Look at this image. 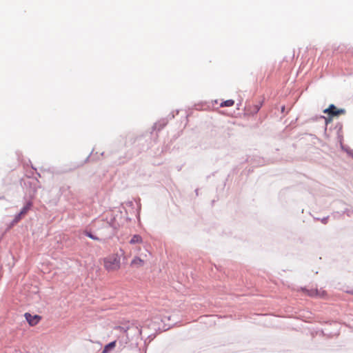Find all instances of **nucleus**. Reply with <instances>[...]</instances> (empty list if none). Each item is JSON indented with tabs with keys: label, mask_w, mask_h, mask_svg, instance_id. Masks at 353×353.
Listing matches in <instances>:
<instances>
[{
	"label": "nucleus",
	"mask_w": 353,
	"mask_h": 353,
	"mask_svg": "<svg viewBox=\"0 0 353 353\" xmlns=\"http://www.w3.org/2000/svg\"><path fill=\"white\" fill-rule=\"evenodd\" d=\"M103 265L108 271H115L120 268V257L118 254H113L103 259Z\"/></svg>",
	"instance_id": "f257e3e1"
},
{
	"label": "nucleus",
	"mask_w": 353,
	"mask_h": 353,
	"mask_svg": "<svg viewBox=\"0 0 353 353\" xmlns=\"http://www.w3.org/2000/svg\"><path fill=\"white\" fill-rule=\"evenodd\" d=\"M301 291L305 294L311 297H319L323 298L326 296V292L323 289H310L307 290L305 288H302Z\"/></svg>",
	"instance_id": "f03ea898"
},
{
	"label": "nucleus",
	"mask_w": 353,
	"mask_h": 353,
	"mask_svg": "<svg viewBox=\"0 0 353 353\" xmlns=\"http://www.w3.org/2000/svg\"><path fill=\"white\" fill-rule=\"evenodd\" d=\"M323 112L331 117H334L344 114L345 113V110L344 109H337L334 105L331 104L327 108L323 110Z\"/></svg>",
	"instance_id": "7ed1b4c3"
},
{
	"label": "nucleus",
	"mask_w": 353,
	"mask_h": 353,
	"mask_svg": "<svg viewBox=\"0 0 353 353\" xmlns=\"http://www.w3.org/2000/svg\"><path fill=\"white\" fill-rule=\"evenodd\" d=\"M25 318L30 325L34 326L39 323L41 317L39 315H31L30 313H26L24 314Z\"/></svg>",
	"instance_id": "20e7f679"
},
{
	"label": "nucleus",
	"mask_w": 353,
	"mask_h": 353,
	"mask_svg": "<svg viewBox=\"0 0 353 353\" xmlns=\"http://www.w3.org/2000/svg\"><path fill=\"white\" fill-rule=\"evenodd\" d=\"M144 264L143 260H142L141 258L136 256L134 257L130 265L132 266H136V267H141Z\"/></svg>",
	"instance_id": "39448f33"
},
{
	"label": "nucleus",
	"mask_w": 353,
	"mask_h": 353,
	"mask_svg": "<svg viewBox=\"0 0 353 353\" xmlns=\"http://www.w3.org/2000/svg\"><path fill=\"white\" fill-rule=\"evenodd\" d=\"M116 345V341H112L108 345H106L103 350L102 353H108L110 350L113 349Z\"/></svg>",
	"instance_id": "423d86ee"
},
{
	"label": "nucleus",
	"mask_w": 353,
	"mask_h": 353,
	"mask_svg": "<svg viewBox=\"0 0 353 353\" xmlns=\"http://www.w3.org/2000/svg\"><path fill=\"white\" fill-rule=\"evenodd\" d=\"M141 242H142V238H141V236H139V235H137V234L134 235V236H132V238L131 239L130 241V243L131 244L140 243H141Z\"/></svg>",
	"instance_id": "0eeeda50"
},
{
	"label": "nucleus",
	"mask_w": 353,
	"mask_h": 353,
	"mask_svg": "<svg viewBox=\"0 0 353 353\" xmlns=\"http://www.w3.org/2000/svg\"><path fill=\"white\" fill-rule=\"evenodd\" d=\"M234 104V100L228 99V100H226V101H225L222 102V103L220 104V106H221V107H231V106H232Z\"/></svg>",
	"instance_id": "6e6552de"
},
{
	"label": "nucleus",
	"mask_w": 353,
	"mask_h": 353,
	"mask_svg": "<svg viewBox=\"0 0 353 353\" xmlns=\"http://www.w3.org/2000/svg\"><path fill=\"white\" fill-rule=\"evenodd\" d=\"M30 204L28 203L26 206H24L22 210H21L20 213L19 214V218H20L21 216H23L26 214L28 211L30 210Z\"/></svg>",
	"instance_id": "1a4fd4ad"
},
{
	"label": "nucleus",
	"mask_w": 353,
	"mask_h": 353,
	"mask_svg": "<svg viewBox=\"0 0 353 353\" xmlns=\"http://www.w3.org/2000/svg\"><path fill=\"white\" fill-rule=\"evenodd\" d=\"M85 234L87 236H88L89 238L93 239V240H99V238L92 235L90 232H85Z\"/></svg>",
	"instance_id": "9d476101"
},
{
	"label": "nucleus",
	"mask_w": 353,
	"mask_h": 353,
	"mask_svg": "<svg viewBox=\"0 0 353 353\" xmlns=\"http://www.w3.org/2000/svg\"><path fill=\"white\" fill-rule=\"evenodd\" d=\"M259 108H260V107H257L256 111L257 112L259 110Z\"/></svg>",
	"instance_id": "9b49d317"
}]
</instances>
